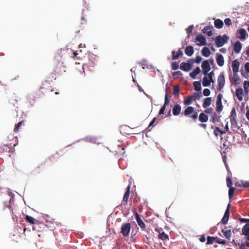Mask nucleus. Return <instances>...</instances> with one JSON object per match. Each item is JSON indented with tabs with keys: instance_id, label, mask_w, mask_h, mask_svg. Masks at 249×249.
I'll return each mask as SVG.
<instances>
[{
	"instance_id": "1",
	"label": "nucleus",
	"mask_w": 249,
	"mask_h": 249,
	"mask_svg": "<svg viewBox=\"0 0 249 249\" xmlns=\"http://www.w3.org/2000/svg\"><path fill=\"white\" fill-rule=\"evenodd\" d=\"M182 114L190 118L194 122H196L198 118V113L195 110L194 107L189 106L185 109Z\"/></svg>"
},
{
	"instance_id": "2",
	"label": "nucleus",
	"mask_w": 249,
	"mask_h": 249,
	"mask_svg": "<svg viewBox=\"0 0 249 249\" xmlns=\"http://www.w3.org/2000/svg\"><path fill=\"white\" fill-rule=\"evenodd\" d=\"M67 71V67L64 62L58 61L54 68V72L58 76L63 75Z\"/></svg>"
},
{
	"instance_id": "3",
	"label": "nucleus",
	"mask_w": 249,
	"mask_h": 249,
	"mask_svg": "<svg viewBox=\"0 0 249 249\" xmlns=\"http://www.w3.org/2000/svg\"><path fill=\"white\" fill-rule=\"evenodd\" d=\"M25 219L27 222L30 223L31 224H35V225L33 227V230L34 231H39V230L38 229V228L39 226H45V225H44L43 223H39L38 224L36 223V220L32 216L27 215L25 216Z\"/></svg>"
},
{
	"instance_id": "4",
	"label": "nucleus",
	"mask_w": 249,
	"mask_h": 249,
	"mask_svg": "<svg viewBox=\"0 0 249 249\" xmlns=\"http://www.w3.org/2000/svg\"><path fill=\"white\" fill-rule=\"evenodd\" d=\"M218 86L217 89L218 91H221L223 89L225 84V78L224 72H221L217 77Z\"/></svg>"
},
{
	"instance_id": "5",
	"label": "nucleus",
	"mask_w": 249,
	"mask_h": 249,
	"mask_svg": "<svg viewBox=\"0 0 249 249\" xmlns=\"http://www.w3.org/2000/svg\"><path fill=\"white\" fill-rule=\"evenodd\" d=\"M228 36L225 35L223 36H217L215 38V42L217 47H221L227 41Z\"/></svg>"
},
{
	"instance_id": "6",
	"label": "nucleus",
	"mask_w": 249,
	"mask_h": 249,
	"mask_svg": "<svg viewBox=\"0 0 249 249\" xmlns=\"http://www.w3.org/2000/svg\"><path fill=\"white\" fill-rule=\"evenodd\" d=\"M213 242L217 243L219 244L225 245L226 242L225 240H222L217 237L210 236L207 237V245H210L213 244Z\"/></svg>"
},
{
	"instance_id": "7",
	"label": "nucleus",
	"mask_w": 249,
	"mask_h": 249,
	"mask_svg": "<svg viewBox=\"0 0 249 249\" xmlns=\"http://www.w3.org/2000/svg\"><path fill=\"white\" fill-rule=\"evenodd\" d=\"M223 95L222 94L219 93L217 96L216 101V110L217 112H221L223 108V106L222 104V99Z\"/></svg>"
},
{
	"instance_id": "8",
	"label": "nucleus",
	"mask_w": 249,
	"mask_h": 249,
	"mask_svg": "<svg viewBox=\"0 0 249 249\" xmlns=\"http://www.w3.org/2000/svg\"><path fill=\"white\" fill-rule=\"evenodd\" d=\"M48 91H53L54 90L52 89L50 84L46 81L42 84V86L40 88L39 92L44 94V93H46Z\"/></svg>"
},
{
	"instance_id": "9",
	"label": "nucleus",
	"mask_w": 249,
	"mask_h": 249,
	"mask_svg": "<svg viewBox=\"0 0 249 249\" xmlns=\"http://www.w3.org/2000/svg\"><path fill=\"white\" fill-rule=\"evenodd\" d=\"M130 224L129 223L123 224L121 227V233L124 236H128L130 231Z\"/></svg>"
},
{
	"instance_id": "10",
	"label": "nucleus",
	"mask_w": 249,
	"mask_h": 249,
	"mask_svg": "<svg viewBox=\"0 0 249 249\" xmlns=\"http://www.w3.org/2000/svg\"><path fill=\"white\" fill-rule=\"evenodd\" d=\"M93 58H89L87 61L85 62L83 65L82 69L83 70V71H84V70L85 68L91 69L93 68L95 66V62L94 61Z\"/></svg>"
},
{
	"instance_id": "11",
	"label": "nucleus",
	"mask_w": 249,
	"mask_h": 249,
	"mask_svg": "<svg viewBox=\"0 0 249 249\" xmlns=\"http://www.w3.org/2000/svg\"><path fill=\"white\" fill-rule=\"evenodd\" d=\"M201 67L202 69L203 73L205 75H206L208 74V72L211 70V67L208 61L206 60L203 61L201 65Z\"/></svg>"
},
{
	"instance_id": "12",
	"label": "nucleus",
	"mask_w": 249,
	"mask_h": 249,
	"mask_svg": "<svg viewBox=\"0 0 249 249\" xmlns=\"http://www.w3.org/2000/svg\"><path fill=\"white\" fill-rule=\"evenodd\" d=\"M193 62L192 60H191ZM190 60L188 61L187 63L182 62L180 64V68L181 70L184 71H189L192 68V64L190 63L189 62Z\"/></svg>"
},
{
	"instance_id": "13",
	"label": "nucleus",
	"mask_w": 249,
	"mask_h": 249,
	"mask_svg": "<svg viewBox=\"0 0 249 249\" xmlns=\"http://www.w3.org/2000/svg\"><path fill=\"white\" fill-rule=\"evenodd\" d=\"M236 35L237 37L241 40H244L246 38L247 34L245 29L241 28L237 32Z\"/></svg>"
},
{
	"instance_id": "14",
	"label": "nucleus",
	"mask_w": 249,
	"mask_h": 249,
	"mask_svg": "<svg viewBox=\"0 0 249 249\" xmlns=\"http://www.w3.org/2000/svg\"><path fill=\"white\" fill-rule=\"evenodd\" d=\"M196 41L198 42L199 43L197 44V45L199 46H203L206 45V39L205 37L202 36V35H198L196 37Z\"/></svg>"
},
{
	"instance_id": "15",
	"label": "nucleus",
	"mask_w": 249,
	"mask_h": 249,
	"mask_svg": "<svg viewBox=\"0 0 249 249\" xmlns=\"http://www.w3.org/2000/svg\"><path fill=\"white\" fill-rule=\"evenodd\" d=\"M130 186L128 185L126 188V190L124 194L123 197V200L122 202V204L123 205H126L127 203V201L130 194Z\"/></svg>"
},
{
	"instance_id": "16",
	"label": "nucleus",
	"mask_w": 249,
	"mask_h": 249,
	"mask_svg": "<svg viewBox=\"0 0 249 249\" xmlns=\"http://www.w3.org/2000/svg\"><path fill=\"white\" fill-rule=\"evenodd\" d=\"M169 103V101L168 100V94L167 93H166L165 95L164 98V103L163 106L161 107L159 111V115L163 114L164 113V111L165 110L166 106L168 105Z\"/></svg>"
},
{
	"instance_id": "17",
	"label": "nucleus",
	"mask_w": 249,
	"mask_h": 249,
	"mask_svg": "<svg viewBox=\"0 0 249 249\" xmlns=\"http://www.w3.org/2000/svg\"><path fill=\"white\" fill-rule=\"evenodd\" d=\"M216 61L219 66L222 67L224 65V59L221 54L219 53L216 54Z\"/></svg>"
},
{
	"instance_id": "18",
	"label": "nucleus",
	"mask_w": 249,
	"mask_h": 249,
	"mask_svg": "<svg viewBox=\"0 0 249 249\" xmlns=\"http://www.w3.org/2000/svg\"><path fill=\"white\" fill-rule=\"evenodd\" d=\"M136 219L138 225L143 230H145V225L142 220L141 219L140 215L136 213Z\"/></svg>"
},
{
	"instance_id": "19",
	"label": "nucleus",
	"mask_w": 249,
	"mask_h": 249,
	"mask_svg": "<svg viewBox=\"0 0 249 249\" xmlns=\"http://www.w3.org/2000/svg\"><path fill=\"white\" fill-rule=\"evenodd\" d=\"M236 110L234 107H233L231 109V116H230V121L232 124H236L237 123L236 120Z\"/></svg>"
},
{
	"instance_id": "20",
	"label": "nucleus",
	"mask_w": 249,
	"mask_h": 249,
	"mask_svg": "<svg viewBox=\"0 0 249 249\" xmlns=\"http://www.w3.org/2000/svg\"><path fill=\"white\" fill-rule=\"evenodd\" d=\"M239 63L236 60H234L232 62V69L233 74H236L239 71Z\"/></svg>"
},
{
	"instance_id": "21",
	"label": "nucleus",
	"mask_w": 249,
	"mask_h": 249,
	"mask_svg": "<svg viewBox=\"0 0 249 249\" xmlns=\"http://www.w3.org/2000/svg\"><path fill=\"white\" fill-rule=\"evenodd\" d=\"M210 116L211 117L210 121L213 123L219 122L220 121V116L218 115L215 111Z\"/></svg>"
},
{
	"instance_id": "22",
	"label": "nucleus",
	"mask_w": 249,
	"mask_h": 249,
	"mask_svg": "<svg viewBox=\"0 0 249 249\" xmlns=\"http://www.w3.org/2000/svg\"><path fill=\"white\" fill-rule=\"evenodd\" d=\"M181 110V106L178 104H176L173 108V114L174 116L178 115L180 113Z\"/></svg>"
},
{
	"instance_id": "23",
	"label": "nucleus",
	"mask_w": 249,
	"mask_h": 249,
	"mask_svg": "<svg viewBox=\"0 0 249 249\" xmlns=\"http://www.w3.org/2000/svg\"><path fill=\"white\" fill-rule=\"evenodd\" d=\"M213 27L212 26H207L205 27L203 30L202 32L204 34L207 35L208 36H211L213 35L212 30Z\"/></svg>"
},
{
	"instance_id": "24",
	"label": "nucleus",
	"mask_w": 249,
	"mask_h": 249,
	"mask_svg": "<svg viewBox=\"0 0 249 249\" xmlns=\"http://www.w3.org/2000/svg\"><path fill=\"white\" fill-rule=\"evenodd\" d=\"M233 48L235 53H239L242 48L241 43L239 41L235 42L233 44Z\"/></svg>"
},
{
	"instance_id": "25",
	"label": "nucleus",
	"mask_w": 249,
	"mask_h": 249,
	"mask_svg": "<svg viewBox=\"0 0 249 249\" xmlns=\"http://www.w3.org/2000/svg\"><path fill=\"white\" fill-rule=\"evenodd\" d=\"M199 121L201 123H205L208 120V117L205 113L201 112L198 116Z\"/></svg>"
},
{
	"instance_id": "26",
	"label": "nucleus",
	"mask_w": 249,
	"mask_h": 249,
	"mask_svg": "<svg viewBox=\"0 0 249 249\" xmlns=\"http://www.w3.org/2000/svg\"><path fill=\"white\" fill-rule=\"evenodd\" d=\"M194 52V48L192 46H188L186 47L185 49V54L189 56H192Z\"/></svg>"
},
{
	"instance_id": "27",
	"label": "nucleus",
	"mask_w": 249,
	"mask_h": 249,
	"mask_svg": "<svg viewBox=\"0 0 249 249\" xmlns=\"http://www.w3.org/2000/svg\"><path fill=\"white\" fill-rule=\"evenodd\" d=\"M243 93V90L242 88H239L236 89L235 94L237 99L241 101L243 100L242 95Z\"/></svg>"
},
{
	"instance_id": "28",
	"label": "nucleus",
	"mask_w": 249,
	"mask_h": 249,
	"mask_svg": "<svg viewBox=\"0 0 249 249\" xmlns=\"http://www.w3.org/2000/svg\"><path fill=\"white\" fill-rule=\"evenodd\" d=\"M200 72V68L197 67L193 71L190 73L189 75L193 79H195L196 76L198 75Z\"/></svg>"
},
{
	"instance_id": "29",
	"label": "nucleus",
	"mask_w": 249,
	"mask_h": 249,
	"mask_svg": "<svg viewBox=\"0 0 249 249\" xmlns=\"http://www.w3.org/2000/svg\"><path fill=\"white\" fill-rule=\"evenodd\" d=\"M212 103V98L211 97H207L206 98L203 102L202 106L203 108H207L209 107Z\"/></svg>"
},
{
	"instance_id": "30",
	"label": "nucleus",
	"mask_w": 249,
	"mask_h": 249,
	"mask_svg": "<svg viewBox=\"0 0 249 249\" xmlns=\"http://www.w3.org/2000/svg\"><path fill=\"white\" fill-rule=\"evenodd\" d=\"M175 53H176V52L175 51H173L172 52L173 60H176L179 56H182L183 55V53L180 50H178L176 54H175Z\"/></svg>"
},
{
	"instance_id": "31",
	"label": "nucleus",
	"mask_w": 249,
	"mask_h": 249,
	"mask_svg": "<svg viewBox=\"0 0 249 249\" xmlns=\"http://www.w3.org/2000/svg\"><path fill=\"white\" fill-rule=\"evenodd\" d=\"M212 83L206 75H205L202 79V85L203 87H208L211 85V83Z\"/></svg>"
},
{
	"instance_id": "32",
	"label": "nucleus",
	"mask_w": 249,
	"mask_h": 249,
	"mask_svg": "<svg viewBox=\"0 0 249 249\" xmlns=\"http://www.w3.org/2000/svg\"><path fill=\"white\" fill-rule=\"evenodd\" d=\"M214 25L216 28L220 29L223 26V22L221 19H216L214 21Z\"/></svg>"
},
{
	"instance_id": "33",
	"label": "nucleus",
	"mask_w": 249,
	"mask_h": 249,
	"mask_svg": "<svg viewBox=\"0 0 249 249\" xmlns=\"http://www.w3.org/2000/svg\"><path fill=\"white\" fill-rule=\"evenodd\" d=\"M222 232L224 234V236L228 240H230L231 235V230H222Z\"/></svg>"
},
{
	"instance_id": "34",
	"label": "nucleus",
	"mask_w": 249,
	"mask_h": 249,
	"mask_svg": "<svg viewBox=\"0 0 249 249\" xmlns=\"http://www.w3.org/2000/svg\"><path fill=\"white\" fill-rule=\"evenodd\" d=\"M242 234L245 235H249V224H246L242 229Z\"/></svg>"
},
{
	"instance_id": "35",
	"label": "nucleus",
	"mask_w": 249,
	"mask_h": 249,
	"mask_svg": "<svg viewBox=\"0 0 249 249\" xmlns=\"http://www.w3.org/2000/svg\"><path fill=\"white\" fill-rule=\"evenodd\" d=\"M211 54V52L208 48L204 47L202 50V54L205 57H208Z\"/></svg>"
},
{
	"instance_id": "36",
	"label": "nucleus",
	"mask_w": 249,
	"mask_h": 249,
	"mask_svg": "<svg viewBox=\"0 0 249 249\" xmlns=\"http://www.w3.org/2000/svg\"><path fill=\"white\" fill-rule=\"evenodd\" d=\"M159 239H161L162 240H169V236L166 234L164 231H162L161 233H160L158 236Z\"/></svg>"
},
{
	"instance_id": "37",
	"label": "nucleus",
	"mask_w": 249,
	"mask_h": 249,
	"mask_svg": "<svg viewBox=\"0 0 249 249\" xmlns=\"http://www.w3.org/2000/svg\"><path fill=\"white\" fill-rule=\"evenodd\" d=\"M193 101L194 100L191 98V96H190L188 97L187 98H185L183 100V104L185 106H189L192 103Z\"/></svg>"
},
{
	"instance_id": "38",
	"label": "nucleus",
	"mask_w": 249,
	"mask_h": 249,
	"mask_svg": "<svg viewBox=\"0 0 249 249\" xmlns=\"http://www.w3.org/2000/svg\"><path fill=\"white\" fill-rule=\"evenodd\" d=\"M195 90L196 91H200L201 89V84L199 81H195L193 83Z\"/></svg>"
},
{
	"instance_id": "39",
	"label": "nucleus",
	"mask_w": 249,
	"mask_h": 249,
	"mask_svg": "<svg viewBox=\"0 0 249 249\" xmlns=\"http://www.w3.org/2000/svg\"><path fill=\"white\" fill-rule=\"evenodd\" d=\"M243 87L245 93L248 94L249 92V81H245L243 83Z\"/></svg>"
},
{
	"instance_id": "40",
	"label": "nucleus",
	"mask_w": 249,
	"mask_h": 249,
	"mask_svg": "<svg viewBox=\"0 0 249 249\" xmlns=\"http://www.w3.org/2000/svg\"><path fill=\"white\" fill-rule=\"evenodd\" d=\"M194 101L198 100L202 96L201 93L195 92L190 95Z\"/></svg>"
},
{
	"instance_id": "41",
	"label": "nucleus",
	"mask_w": 249,
	"mask_h": 249,
	"mask_svg": "<svg viewBox=\"0 0 249 249\" xmlns=\"http://www.w3.org/2000/svg\"><path fill=\"white\" fill-rule=\"evenodd\" d=\"M180 89L179 87L178 86H174L173 87V94L176 95H178L179 93Z\"/></svg>"
},
{
	"instance_id": "42",
	"label": "nucleus",
	"mask_w": 249,
	"mask_h": 249,
	"mask_svg": "<svg viewBox=\"0 0 249 249\" xmlns=\"http://www.w3.org/2000/svg\"><path fill=\"white\" fill-rule=\"evenodd\" d=\"M205 113L210 115V116L214 112L213 109L212 107L206 108Z\"/></svg>"
},
{
	"instance_id": "43",
	"label": "nucleus",
	"mask_w": 249,
	"mask_h": 249,
	"mask_svg": "<svg viewBox=\"0 0 249 249\" xmlns=\"http://www.w3.org/2000/svg\"><path fill=\"white\" fill-rule=\"evenodd\" d=\"M231 204L229 203L228 205L227 208L225 212L224 215L223 216L228 217L229 218V215H230V207Z\"/></svg>"
},
{
	"instance_id": "44",
	"label": "nucleus",
	"mask_w": 249,
	"mask_h": 249,
	"mask_svg": "<svg viewBox=\"0 0 249 249\" xmlns=\"http://www.w3.org/2000/svg\"><path fill=\"white\" fill-rule=\"evenodd\" d=\"M207 75V77L211 81H212V83H214V81L213 79V77L214 76V71H211L210 72L208 73L206 75Z\"/></svg>"
},
{
	"instance_id": "45",
	"label": "nucleus",
	"mask_w": 249,
	"mask_h": 249,
	"mask_svg": "<svg viewBox=\"0 0 249 249\" xmlns=\"http://www.w3.org/2000/svg\"><path fill=\"white\" fill-rule=\"evenodd\" d=\"M23 123V121H20L18 123L15 125V128H14V132H17L18 131L20 126Z\"/></svg>"
},
{
	"instance_id": "46",
	"label": "nucleus",
	"mask_w": 249,
	"mask_h": 249,
	"mask_svg": "<svg viewBox=\"0 0 249 249\" xmlns=\"http://www.w3.org/2000/svg\"><path fill=\"white\" fill-rule=\"evenodd\" d=\"M234 188L233 187H231L229 190V197L230 199H231L233 195Z\"/></svg>"
},
{
	"instance_id": "47",
	"label": "nucleus",
	"mask_w": 249,
	"mask_h": 249,
	"mask_svg": "<svg viewBox=\"0 0 249 249\" xmlns=\"http://www.w3.org/2000/svg\"><path fill=\"white\" fill-rule=\"evenodd\" d=\"M181 75H182V73L180 71H175V72H174L172 73V76L175 78H177L179 76H181Z\"/></svg>"
},
{
	"instance_id": "48",
	"label": "nucleus",
	"mask_w": 249,
	"mask_h": 249,
	"mask_svg": "<svg viewBox=\"0 0 249 249\" xmlns=\"http://www.w3.org/2000/svg\"><path fill=\"white\" fill-rule=\"evenodd\" d=\"M172 69L173 70H177L178 69V65L176 62H173L171 65Z\"/></svg>"
},
{
	"instance_id": "49",
	"label": "nucleus",
	"mask_w": 249,
	"mask_h": 249,
	"mask_svg": "<svg viewBox=\"0 0 249 249\" xmlns=\"http://www.w3.org/2000/svg\"><path fill=\"white\" fill-rule=\"evenodd\" d=\"M226 182H227V185L228 186V187H232L231 186V185H232V181H231V178H230V177H228L226 179Z\"/></svg>"
},
{
	"instance_id": "50",
	"label": "nucleus",
	"mask_w": 249,
	"mask_h": 249,
	"mask_svg": "<svg viewBox=\"0 0 249 249\" xmlns=\"http://www.w3.org/2000/svg\"><path fill=\"white\" fill-rule=\"evenodd\" d=\"M4 149H5L6 151L10 152L11 149V147H12V145L11 144H5L4 145Z\"/></svg>"
},
{
	"instance_id": "51",
	"label": "nucleus",
	"mask_w": 249,
	"mask_h": 249,
	"mask_svg": "<svg viewBox=\"0 0 249 249\" xmlns=\"http://www.w3.org/2000/svg\"><path fill=\"white\" fill-rule=\"evenodd\" d=\"M203 95L205 96H208L211 94V91L209 89H205L203 90Z\"/></svg>"
},
{
	"instance_id": "52",
	"label": "nucleus",
	"mask_w": 249,
	"mask_h": 249,
	"mask_svg": "<svg viewBox=\"0 0 249 249\" xmlns=\"http://www.w3.org/2000/svg\"><path fill=\"white\" fill-rule=\"evenodd\" d=\"M224 22L225 24L228 26L231 25L232 24L231 19L230 18H225Z\"/></svg>"
},
{
	"instance_id": "53",
	"label": "nucleus",
	"mask_w": 249,
	"mask_h": 249,
	"mask_svg": "<svg viewBox=\"0 0 249 249\" xmlns=\"http://www.w3.org/2000/svg\"><path fill=\"white\" fill-rule=\"evenodd\" d=\"M194 28V26L192 25H190L186 29V33L189 35L192 32V30Z\"/></svg>"
},
{
	"instance_id": "54",
	"label": "nucleus",
	"mask_w": 249,
	"mask_h": 249,
	"mask_svg": "<svg viewBox=\"0 0 249 249\" xmlns=\"http://www.w3.org/2000/svg\"><path fill=\"white\" fill-rule=\"evenodd\" d=\"M201 60H202L201 57L199 55H198V56H196L195 60V62L197 64H199V63H200V62H201Z\"/></svg>"
},
{
	"instance_id": "55",
	"label": "nucleus",
	"mask_w": 249,
	"mask_h": 249,
	"mask_svg": "<svg viewBox=\"0 0 249 249\" xmlns=\"http://www.w3.org/2000/svg\"><path fill=\"white\" fill-rule=\"evenodd\" d=\"M229 219L228 217H224L223 216L222 219H221V223L223 224H226V223H227L228 220H229Z\"/></svg>"
},
{
	"instance_id": "56",
	"label": "nucleus",
	"mask_w": 249,
	"mask_h": 249,
	"mask_svg": "<svg viewBox=\"0 0 249 249\" xmlns=\"http://www.w3.org/2000/svg\"><path fill=\"white\" fill-rule=\"evenodd\" d=\"M237 246H239V249H248L246 248L245 245L243 244H240L238 243L237 244H236Z\"/></svg>"
},
{
	"instance_id": "57",
	"label": "nucleus",
	"mask_w": 249,
	"mask_h": 249,
	"mask_svg": "<svg viewBox=\"0 0 249 249\" xmlns=\"http://www.w3.org/2000/svg\"><path fill=\"white\" fill-rule=\"evenodd\" d=\"M242 186L244 187H249V181H246L242 182Z\"/></svg>"
},
{
	"instance_id": "58",
	"label": "nucleus",
	"mask_w": 249,
	"mask_h": 249,
	"mask_svg": "<svg viewBox=\"0 0 249 249\" xmlns=\"http://www.w3.org/2000/svg\"><path fill=\"white\" fill-rule=\"evenodd\" d=\"M245 69L246 71L249 73V63L247 62L245 65Z\"/></svg>"
},
{
	"instance_id": "59",
	"label": "nucleus",
	"mask_w": 249,
	"mask_h": 249,
	"mask_svg": "<svg viewBox=\"0 0 249 249\" xmlns=\"http://www.w3.org/2000/svg\"><path fill=\"white\" fill-rule=\"evenodd\" d=\"M216 129L217 132H219L220 135H223L225 133V131L221 130L218 127H216Z\"/></svg>"
},
{
	"instance_id": "60",
	"label": "nucleus",
	"mask_w": 249,
	"mask_h": 249,
	"mask_svg": "<svg viewBox=\"0 0 249 249\" xmlns=\"http://www.w3.org/2000/svg\"><path fill=\"white\" fill-rule=\"evenodd\" d=\"M246 109H247V112L246 114V116L247 119L249 121V108L248 106L246 107Z\"/></svg>"
},
{
	"instance_id": "61",
	"label": "nucleus",
	"mask_w": 249,
	"mask_h": 249,
	"mask_svg": "<svg viewBox=\"0 0 249 249\" xmlns=\"http://www.w3.org/2000/svg\"><path fill=\"white\" fill-rule=\"evenodd\" d=\"M239 220L241 222H249V219H245V218H240L239 219Z\"/></svg>"
},
{
	"instance_id": "62",
	"label": "nucleus",
	"mask_w": 249,
	"mask_h": 249,
	"mask_svg": "<svg viewBox=\"0 0 249 249\" xmlns=\"http://www.w3.org/2000/svg\"><path fill=\"white\" fill-rule=\"evenodd\" d=\"M206 240V238H205V237L204 236V235H201L200 238H199V241L201 242H205Z\"/></svg>"
},
{
	"instance_id": "63",
	"label": "nucleus",
	"mask_w": 249,
	"mask_h": 249,
	"mask_svg": "<svg viewBox=\"0 0 249 249\" xmlns=\"http://www.w3.org/2000/svg\"><path fill=\"white\" fill-rule=\"evenodd\" d=\"M77 55H78V53H76L75 52H74L73 53V56H72V57L73 58V59L74 60H76V59L78 60V59H79V58L77 57Z\"/></svg>"
},
{
	"instance_id": "64",
	"label": "nucleus",
	"mask_w": 249,
	"mask_h": 249,
	"mask_svg": "<svg viewBox=\"0 0 249 249\" xmlns=\"http://www.w3.org/2000/svg\"><path fill=\"white\" fill-rule=\"evenodd\" d=\"M156 119V118H154L152 120V121L150 122V123L148 127H150L152 126L153 125V124H154Z\"/></svg>"
}]
</instances>
